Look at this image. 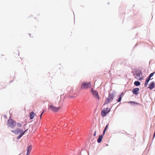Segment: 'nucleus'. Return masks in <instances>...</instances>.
Segmentation results:
<instances>
[{"instance_id":"f257e3e1","label":"nucleus","mask_w":155,"mask_h":155,"mask_svg":"<svg viewBox=\"0 0 155 155\" xmlns=\"http://www.w3.org/2000/svg\"><path fill=\"white\" fill-rule=\"evenodd\" d=\"M61 109L60 105L56 106L55 104H50L48 105V109L54 112H58Z\"/></svg>"},{"instance_id":"1a4fd4ad","label":"nucleus","mask_w":155,"mask_h":155,"mask_svg":"<svg viewBox=\"0 0 155 155\" xmlns=\"http://www.w3.org/2000/svg\"><path fill=\"white\" fill-rule=\"evenodd\" d=\"M32 149V146L31 145L28 146L27 148V152L26 153V155H29L30 153V152L31 150Z\"/></svg>"},{"instance_id":"bb28decb","label":"nucleus","mask_w":155,"mask_h":155,"mask_svg":"<svg viewBox=\"0 0 155 155\" xmlns=\"http://www.w3.org/2000/svg\"><path fill=\"white\" fill-rule=\"evenodd\" d=\"M143 79V77H141V78H140L139 79V80H142Z\"/></svg>"},{"instance_id":"f8f14e48","label":"nucleus","mask_w":155,"mask_h":155,"mask_svg":"<svg viewBox=\"0 0 155 155\" xmlns=\"http://www.w3.org/2000/svg\"><path fill=\"white\" fill-rule=\"evenodd\" d=\"M28 130V129H27L26 130L24 131L23 132L21 133V134H20L18 137L17 138L18 139H20L22 136L25 133V132L27 131Z\"/></svg>"},{"instance_id":"a878e982","label":"nucleus","mask_w":155,"mask_h":155,"mask_svg":"<svg viewBox=\"0 0 155 155\" xmlns=\"http://www.w3.org/2000/svg\"><path fill=\"white\" fill-rule=\"evenodd\" d=\"M139 88H136V92L138 91L139 90Z\"/></svg>"},{"instance_id":"2eb2a0df","label":"nucleus","mask_w":155,"mask_h":155,"mask_svg":"<svg viewBox=\"0 0 155 155\" xmlns=\"http://www.w3.org/2000/svg\"><path fill=\"white\" fill-rule=\"evenodd\" d=\"M108 125H109V124H108L106 126V127H105V128L103 131V135H104V134L105 132L106 131L107 129V128L108 126Z\"/></svg>"},{"instance_id":"a211bd4d","label":"nucleus","mask_w":155,"mask_h":155,"mask_svg":"<svg viewBox=\"0 0 155 155\" xmlns=\"http://www.w3.org/2000/svg\"><path fill=\"white\" fill-rule=\"evenodd\" d=\"M17 125L19 127H21L22 126V124L19 123H17Z\"/></svg>"},{"instance_id":"aec40b11","label":"nucleus","mask_w":155,"mask_h":155,"mask_svg":"<svg viewBox=\"0 0 155 155\" xmlns=\"http://www.w3.org/2000/svg\"><path fill=\"white\" fill-rule=\"evenodd\" d=\"M154 73L155 72L152 73L151 74H150L149 76L151 77L153 75Z\"/></svg>"},{"instance_id":"4be33fe9","label":"nucleus","mask_w":155,"mask_h":155,"mask_svg":"<svg viewBox=\"0 0 155 155\" xmlns=\"http://www.w3.org/2000/svg\"><path fill=\"white\" fill-rule=\"evenodd\" d=\"M44 110H43V112L41 113V114L40 116V119H41V117H42V116L43 114V113H44Z\"/></svg>"},{"instance_id":"20e7f679","label":"nucleus","mask_w":155,"mask_h":155,"mask_svg":"<svg viewBox=\"0 0 155 155\" xmlns=\"http://www.w3.org/2000/svg\"><path fill=\"white\" fill-rule=\"evenodd\" d=\"M90 82L88 83L84 82L82 83L81 85V88L82 89H87L89 88L91 86Z\"/></svg>"},{"instance_id":"7ed1b4c3","label":"nucleus","mask_w":155,"mask_h":155,"mask_svg":"<svg viewBox=\"0 0 155 155\" xmlns=\"http://www.w3.org/2000/svg\"><path fill=\"white\" fill-rule=\"evenodd\" d=\"M16 124V123L12 119H9L8 121V126L12 128L15 127Z\"/></svg>"},{"instance_id":"5701e85b","label":"nucleus","mask_w":155,"mask_h":155,"mask_svg":"<svg viewBox=\"0 0 155 155\" xmlns=\"http://www.w3.org/2000/svg\"><path fill=\"white\" fill-rule=\"evenodd\" d=\"M142 72H140L139 74L138 75H137V76H140V75H142Z\"/></svg>"},{"instance_id":"ddd939ff","label":"nucleus","mask_w":155,"mask_h":155,"mask_svg":"<svg viewBox=\"0 0 155 155\" xmlns=\"http://www.w3.org/2000/svg\"><path fill=\"white\" fill-rule=\"evenodd\" d=\"M103 136L102 135H101L99 136V138L97 140V141L98 143H100L101 142L103 138Z\"/></svg>"},{"instance_id":"6e6552de","label":"nucleus","mask_w":155,"mask_h":155,"mask_svg":"<svg viewBox=\"0 0 155 155\" xmlns=\"http://www.w3.org/2000/svg\"><path fill=\"white\" fill-rule=\"evenodd\" d=\"M11 131L15 134H18L20 132H22V130L18 128L14 130H12Z\"/></svg>"},{"instance_id":"0eeeda50","label":"nucleus","mask_w":155,"mask_h":155,"mask_svg":"<svg viewBox=\"0 0 155 155\" xmlns=\"http://www.w3.org/2000/svg\"><path fill=\"white\" fill-rule=\"evenodd\" d=\"M69 96L71 98H73L75 97L74 95L75 94V92L73 89H71L68 92Z\"/></svg>"},{"instance_id":"9b49d317","label":"nucleus","mask_w":155,"mask_h":155,"mask_svg":"<svg viewBox=\"0 0 155 155\" xmlns=\"http://www.w3.org/2000/svg\"><path fill=\"white\" fill-rule=\"evenodd\" d=\"M35 113L32 111L30 113V115L29 116L30 118L31 119H32L34 117H35Z\"/></svg>"},{"instance_id":"cd10ccee","label":"nucleus","mask_w":155,"mask_h":155,"mask_svg":"<svg viewBox=\"0 0 155 155\" xmlns=\"http://www.w3.org/2000/svg\"><path fill=\"white\" fill-rule=\"evenodd\" d=\"M136 81L134 82V84L135 85H136Z\"/></svg>"},{"instance_id":"39448f33","label":"nucleus","mask_w":155,"mask_h":155,"mask_svg":"<svg viewBox=\"0 0 155 155\" xmlns=\"http://www.w3.org/2000/svg\"><path fill=\"white\" fill-rule=\"evenodd\" d=\"M91 91L92 94L95 97V98L98 100L100 99L99 95H98L97 92L96 91H94L93 90V88H91Z\"/></svg>"},{"instance_id":"393cba45","label":"nucleus","mask_w":155,"mask_h":155,"mask_svg":"<svg viewBox=\"0 0 155 155\" xmlns=\"http://www.w3.org/2000/svg\"><path fill=\"white\" fill-rule=\"evenodd\" d=\"M96 132L95 131L94 132V136H95L96 135Z\"/></svg>"},{"instance_id":"9d476101","label":"nucleus","mask_w":155,"mask_h":155,"mask_svg":"<svg viewBox=\"0 0 155 155\" xmlns=\"http://www.w3.org/2000/svg\"><path fill=\"white\" fill-rule=\"evenodd\" d=\"M154 82L153 81L151 82L149 85L148 88L150 90H152L154 87Z\"/></svg>"},{"instance_id":"423d86ee","label":"nucleus","mask_w":155,"mask_h":155,"mask_svg":"<svg viewBox=\"0 0 155 155\" xmlns=\"http://www.w3.org/2000/svg\"><path fill=\"white\" fill-rule=\"evenodd\" d=\"M110 109L108 108H104L101 111V116L103 117L105 116L107 114L110 112Z\"/></svg>"},{"instance_id":"f03ea898","label":"nucleus","mask_w":155,"mask_h":155,"mask_svg":"<svg viewBox=\"0 0 155 155\" xmlns=\"http://www.w3.org/2000/svg\"><path fill=\"white\" fill-rule=\"evenodd\" d=\"M114 97V95L113 94H110L107 98L105 101V104H107L110 102L112 101Z\"/></svg>"},{"instance_id":"412c9836","label":"nucleus","mask_w":155,"mask_h":155,"mask_svg":"<svg viewBox=\"0 0 155 155\" xmlns=\"http://www.w3.org/2000/svg\"><path fill=\"white\" fill-rule=\"evenodd\" d=\"M135 94H136V88H134L132 91Z\"/></svg>"},{"instance_id":"6ab92c4d","label":"nucleus","mask_w":155,"mask_h":155,"mask_svg":"<svg viewBox=\"0 0 155 155\" xmlns=\"http://www.w3.org/2000/svg\"><path fill=\"white\" fill-rule=\"evenodd\" d=\"M140 84V83L138 81H136V86H139Z\"/></svg>"},{"instance_id":"dca6fc26","label":"nucleus","mask_w":155,"mask_h":155,"mask_svg":"<svg viewBox=\"0 0 155 155\" xmlns=\"http://www.w3.org/2000/svg\"><path fill=\"white\" fill-rule=\"evenodd\" d=\"M121 95H122V94L120 95L119 96V98L118 100H117V101L118 102H119L120 101L121 99H122V97H121Z\"/></svg>"},{"instance_id":"b1692460","label":"nucleus","mask_w":155,"mask_h":155,"mask_svg":"<svg viewBox=\"0 0 155 155\" xmlns=\"http://www.w3.org/2000/svg\"><path fill=\"white\" fill-rule=\"evenodd\" d=\"M151 78V77H150L149 76H148V77L147 78V79L149 80H150V78Z\"/></svg>"},{"instance_id":"f3484780","label":"nucleus","mask_w":155,"mask_h":155,"mask_svg":"<svg viewBox=\"0 0 155 155\" xmlns=\"http://www.w3.org/2000/svg\"><path fill=\"white\" fill-rule=\"evenodd\" d=\"M128 103L130 104H132V105H135L136 104V103L135 101H129Z\"/></svg>"},{"instance_id":"4468645a","label":"nucleus","mask_w":155,"mask_h":155,"mask_svg":"<svg viewBox=\"0 0 155 155\" xmlns=\"http://www.w3.org/2000/svg\"><path fill=\"white\" fill-rule=\"evenodd\" d=\"M149 81L150 80H149L148 79H147L146 80V81H145L144 84L145 87H146Z\"/></svg>"}]
</instances>
